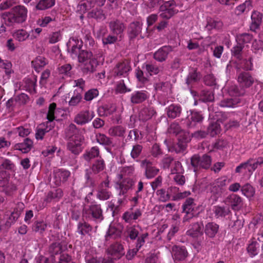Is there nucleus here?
<instances>
[{
	"mask_svg": "<svg viewBox=\"0 0 263 263\" xmlns=\"http://www.w3.org/2000/svg\"><path fill=\"white\" fill-rule=\"evenodd\" d=\"M141 229L139 225H134L126 228L127 236L131 240H135L139 237V230Z\"/></svg>",
	"mask_w": 263,
	"mask_h": 263,
	"instance_id": "nucleus-48",
	"label": "nucleus"
},
{
	"mask_svg": "<svg viewBox=\"0 0 263 263\" xmlns=\"http://www.w3.org/2000/svg\"><path fill=\"white\" fill-rule=\"evenodd\" d=\"M141 166L144 168V174L146 178L151 179L156 176L159 172V169L153 166L152 162L147 159L141 161Z\"/></svg>",
	"mask_w": 263,
	"mask_h": 263,
	"instance_id": "nucleus-14",
	"label": "nucleus"
},
{
	"mask_svg": "<svg viewBox=\"0 0 263 263\" xmlns=\"http://www.w3.org/2000/svg\"><path fill=\"white\" fill-rule=\"evenodd\" d=\"M109 183L110 182L107 178L100 183L97 194V198L101 200H106L110 198L112 194L109 191Z\"/></svg>",
	"mask_w": 263,
	"mask_h": 263,
	"instance_id": "nucleus-12",
	"label": "nucleus"
},
{
	"mask_svg": "<svg viewBox=\"0 0 263 263\" xmlns=\"http://www.w3.org/2000/svg\"><path fill=\"white\" fill-rule=\"evenodd\" d=\"M149 97V93L145 90H137L133 92L130 96V102L134 104H140Z\"/></svg>",
	"mask_w": 263,
	"mask_h": 263,
	"instance_id": "nucleus-24",
	"label": "nucleus"
},
{
	"mask_svg": "<svg viewBox=\"0 0 263 263\" xmlns=\"http://www.w3.org/2000/svg\"><path fill=\"white\" fill-rule=\"evenodd\" d=\"M200 99L203 102H212L214 100V96L213 93L209 90H203L201 91Z\"/></svg>",
	"mask_w": 263,
	"mask_h": 263,
	"instance_id": "nucleus-62",
	"label": "nucleus"
},
{
	"mask_svg": "<svg viewBox=\"0 0 263 263\" xmlns=\"http://www.w3.org/2000/svg\"><path fill=\"white\" fill-rule=\"evenodd\" d=\"M96 137L97 141L101 145L110 146L112 144L111 139L103 134H98Z\"/></svg>",
	"mask_w": 263,
	"mask_h": 263,
	"instance_id": "nucleus-54",
	"label": "nucleus"
},
{
	"mask_svg": "<svg viewBox=\"0 0 263 263\" xmlns=\"http://www.w3.org/2000/svg\"><path fill=\"white\" fill-rule=\"evenodd\" d=\"M107 253L115 258V259L121 258L125 254L123 246L117 242L109 246L107 249Z\"/></svg>",
	"mask_w": 263,
	"mask_h": 263,
	"instance_id": "nucleus-15",
	"label": "nucleus"
},
{
	"mask_svg": "<svg viewBox=\"0 0 263 263\" xmlns=\"http://www.w3.org/2000/svg\"><path fill=\"white\" fill-rule=\"evenodd\" d=\"M228 182V180L223 178H218L213 182L210 189L211 193V200L213 202L217 201L226 191V186Z\"/></svg>",
	"mask_w": 263,
	"mask_h": 263,
	"instance_id": "nucleus-6",
	"label": "nucleus"
},
{
	"mask_svg": "<svg viewBox=\"0 0 263 263\" xmlns=\"http://www.w3.org/2000/svg\"><path fill=\"white\" fill-rule=\"evenodd\" d=\"M219 226L214 222H208L204 227V233L209 238H213L215 237L218 232Z\"/></svg>",
	"mask_w": 263,
	"mask_h": 263,
	"instance_id": "nucleus-33",
	"label": "nucleus"
},
{
	"mask_svg": "<svg viewBox=\"0 0 263 263\" xmlns=\"http://www.w3.org/2000/svg\"><path fill=\"white\" fill-rule=\"evenodd\" d=\"M99 154V148L97 146H93L90 149L86 151L83 154L82 157L86 161H89L91 159L98 157Z\"/></svg>",
	"mask_w": 263,
	"mask_h": 263,
	"instance_id": "nucleus-44",
	"label": "nucleus"
},
{
	"mask_svg": "<svg viewBox=\"0 0 263 263\" xmlns=\"http://www.w3.org/2000/svg\"><path fill=\"white\" fill-rule=\"evenodd\" d=\"M160 16L163 19H170L178 12L174 1L171 0L165 2L160 7Z\"/></svg>",
	"mask_w": 263,
	"mask_h": 263,
	"instance_id": "nucleus-9",
	"label": "nucleus"
},
{
	"mask_svg": "<svg viewBox=\"0 0 263 263\" xmlns=\"http://www.w3.org/2000/svg\"><path fill=\"white\" fill-rule=\"evenodd\" d=\"M89 17L95 18L97 20H103L105 18L103 11L101 9H96L88 13Z\"/></svg>",
	"mask_w": 263,
	"mask_h": 263,
	"instance_id": "nucleus-63",
	"label": "nucleus"
},
{
	"mask_svg": "<svg viewBox=\"0 0 263 263\" xmlns=\"http://www.w3.org/2000/svg\"><path fill=\"white\" fill-rule=\"evenodd\" d=\"M84 140V137H77L73 139L66 140L67 149L75 155H78L83 150L82 143Z\"/></svg>",
	"mask_w": 263,
	"mask_h": 263,
	"instance_id": "nucleus-10",
	"label": "nucleus"
},
{
	"mask_svg": "<svg viewBox=\"0 0 263 263\" xmlns=\"http://www.w3.org/2000/svg\"><path fill=\"white\" fill-rule=\"evenodd\" d=\"M130 70L131 67L129 63L123 61L116 64L112 70V74L114 77H125Z\"/></svg>",
	"mask_w": 263,
	"mask_h": 263,
	"instance_id": "nucleus-11",
	"label": "nucleus"
},
{
	"mask_svg": "<svg viewBox=\"0 0 263 263\" xmlns=\"http://www.w3.org/2000/svg\"><path fill=\"white\" fill-rule=\"evenodd\" d=\"M116 110V107L114 105H104L98 108V114L100 116H108L112 115Z\"/></svg>",
	"mask_w": 263,
	"mask_h": 263,
	"instance_id": "nucleus-46",
	"label": "nucleus"
},
{
	"mask_svg": "<svg viewBox=\"0 0 263 263\" xmlns=\"http://www.w3.org/2000/svg\"><path fill=\"white\" fill-rule=\"evenodd\" d=\"M70 173L66 170H57L53 172V182L57 186L61 185L62 182H65L69 177Z\"/></svg>",
	"mask_w": 263,
	"mask_h": 263,
	"instance_id": "nucleus-21",
	"label": "nucleus"
},
{
	"mask_svg": "<svg viewBox=\"0 0 263 263\" xmlns=\"http://www.w3.org/2000/svg\"><path fill=\"white\" fill-rule=\"evenodd\" d=\"M182 212L185 214L182 222H189L193 218L197 217L199 214V206L192 198H187L182 205Z\"/></svg>",
	"mask_w": 263,
	"mask_h": 263,
	"instance_id": "nucleus-3",
	"label": "nucleus"
},
{
	"mask_svg": "<svg viewBox=\"0 0 263 263\" xmlns=\"http://www.w3.org/2000/svg\"><path fill=\"white\" fill-rule=\"evenodd\" d=\"M92 58H93L92 52L84 50H82L78 57L79 62L81 63H84Z\"/></svg>",
	"mask_w": 263,
	"mask_h": 263,
	"instance_id": "nucleus-59",
	"label": "nucleus"
},
{
	"mask_svg": "<svg viewBox=\"0 0 263 263\" xmlns=\"http://www.w3.org/2000/svg\"><path fill=\"white\" fill-rule=\"evenodd\" d=\"M83 137L80 133V129L73 123H70L65 129V139L66 140Z\"/></svg>",
	"mask_w": 263,
	"mask_h": 263,
	"instance_id": "nucleus-23",
	"label": "nucleus"
},
{
	"mask_svg": "<svg viewBox=\"0 0 263 263\" xmlns=\"http://www.w3.org/2000/svg\"><path fill=\"white\" fill-rule=\"evenodd\" d=\"M53 126L49 124V121H46L40 124L36 128L35 138L37 140H42L45 135L50 131Z\"/></svg>",
	"mask_w": 263,
	"mask_h": 263,
	"instance_id": "nucleus-26",
	"label": "nucleus"
},
{
	"mask_svg": "<svg viewBox=\"0 0 263 263\" xmlns=\"http://www.w3.org/2000/svg\"><path fill=\"white\" fill-rule=\"evenodd\" d=\"M237 80L239 86L242 89L251 87L256 81L255 78L249 72L241 71L237 66Z\"/></svg>",
	"mask_w": 263,
	"mask_h": 263,
	"instance_id": "nucleus-8",
	"label": "nucleus"
},
{
	"mask_svg": "<svg viewBox=\"0 0 263 263\" xmlns=\"http://www.w3.org/2000/svg\"><path fill=\"white\" fill-rule=\"evenodd\" d=\"M47 63V60L42 56L37 57L31 62L32 67L37 72H39Z\"/></svg>",
	"mask_w": 263,
	"mask_h": 263,
	"instance_id": "nucleus-45",
	"label": "nucleus"
},
{
	"mask_svg": "<svg viewBox=\"0 0 263 263\" xmlns=\"http://www.w3.org/2000/svg\"><path fill=\"white\" fill-rule=\"evenodd\" d=\"M227 200L233 210L239 211L243 206V200L238 195L232 194L228 197Z\"/></svg>",
	"mask_w": 263,
	"mask_h": 263,
	"instance_id": "nucleus-25",
	"label": "nucleus"
},
{
	"mask_svg": "<svg viewBox=\"0 0 263 263\" xmlns=\"http://www.w3.org/2000/svg\"><path fill=\"white\" fill-rule=\"evenodd\" d=\"M203 117L200 112L195 111H192L191 114L187 116L186 126L189 128L195 127L196 124L202 122Z\"/></svg>",
	"mask_w": 263,
	"mask_h": 263,
	"instance_id": "nucleus-20",
	"label": "nucleus"
},
{
	"mask_svg": "<svg viewBox=\"0 0 263 263\" xmlns=\"http://www.w3.org/2000/svg\"><path fill=\"white\" fill-rule=\"evenodd\" d=\"M200 80L199 73L195 69H193L190 72L186 79V84L189 85L192 83L198 82Z\"/></svg>",
	"mask_w": 263,
	"mask_h": 263,
	"instance_id": "nucleus-57",
	"label": "nucleus"
},
{
	"mask_svg": "<svg viewBox=\"0 0 263 263\" xmlns=\"http://www.w3.org/2000/svg\"><path fill=\"white\" fill-rule=\"evenodd\" d=\"M98 61L96 58H92L84 63V66L82 70L84 73H92L96 70V68L98 65Z\"/></svg>",
	"mask_w": 263,
	"mask_h": 263,
	"instance_id": "nucleus-40",
	"label": "nucleus"
},
{
	"mask_svg": "<svg viewBox=\"0 0 263 263\" xmlns=\"http://www.w3.org/2000/svg\"><path fill=\"white\" fill-rule=\"evenodd\" d=\"M242 194L247 198L252 197L255 194V190L252 185L247 183L243 185L241 188Z\"/></svg>",
	"mask_w": 263,
	"mask_h": 263,
	"instance_id": "nucleus-58",
	"label": "nucleus"
},
{
	"mask_svg": "<svg viewBox=\"0 0 263 263\" xmlns=\"http://www.w3.org/2000/svg\"><path fill=\"white\" fill-rule=\"evenodd\" d=\"M33 141L30 139L27 138L24 139L23 142L16 143L14 145V149L21 151L23 153H27L33 147Z\"/></svg>",
	"mask_w": 263,
	"mask_h": 263,
	"instance_id": "nucleus-30",
	"label": "nucleus"
},
{
	"mask_svg": "<svg viewBox=\"0 0 263 263\" xmlns=\"http://www.w3.org/2000/svg\"><path fill=\"white\" fill-rule=\"evenodd\" d=\"M213 213L216 219H223L231 213L230 208L226 206L216 205L213 207Z\"/></svg>",
	"mask_w": 263,
	"mask_h": 263,
	"instance_id": "nucleus-29",
	"label": "nucleus"
},
{
	"mask_svg": "<svg viewBox=\"0 0 263 263\" xmlns=\"http://www.w3.org/2000/svg\"><path fill=\"white\" fill-rule=\"evenodd\" d=\"M71 69L72 66L70 64H65L60 66L58 71L60 74L70 77L72 75Z\"/></svg>",
	"mask_w": 263,
	"mask_h": 263,
	"instance_id": "nucleus-61",
	"label": "nucleus"
},
{
	"mask_svg": "<svg viewBox=\"0 0 263 263\" xmlns=\"http://www.w3.org/2000/svg\"><path fill=\"white\" fill-rule=\"evenodd\" d=\"M27 13L28 10L24 6L21 5L15 6L9 12L4 14L5 23L8 26L23 23L26 20Z\"/></svg>",
	"mask_w": 263,
	"mask_h": 263,
	"instance_id": "nucleus-1",
	"label": "nucleus"
},
{
	"mask_svg": "<svg viewBox=\"0 0 263 263\" xmlns=\"http://www.w3.org/2000/svg\"><path fill=\"white\" fill-rule=\"evenodd\" d=\"M259 244L255 240H252L247 247V251L250 257H253L259 252Z\"/></svg>",
	"mask_w": 263,
	"mask_h": 263,
	"instance_id": "nucleus-52",
	"label": "nucleus"
},
{
	"mask_svg": "<svg viewBox=\"0 0 263 263\" xmlns=\"http://www.w3.org/2000/svg\"><path fill=\"white\" fill-rule=\"evenodd\" d=\"M222 22L220 21L210 19L208 21L206 27L209 30L213 29H220L222 27Z\"/></svg>",
	"mask_w": 263,
	"mask_h": 263,
	"instance_id": "nucleus-64",
	"label": "nucleus"
},
{
	"mask_svg": "<svg viewBox=\"0 0 263 263\" xmlns=\"http://www.w3.org/2000/svg\"><path fill=\"white\" fill-rule=\"evenodd\" d=\"M167 115L168 118L175 119L180 116L182 108L180 105L178 104H172L166 108Z\"/></svg>",
	"mask_w": 263,
	"mask_h": 263,
	"instance_id": "nucleus-39",
	"label": "nucleus"
},
{
	"mask_svg": "<svg viewBox=\"0 0 263 263\" xmlns=\"http://www.w3.org/2000/svg\"><path fill=\"white\" fill-rule=\"evenodd\" d=\"M120 192V196L125 195L128 190L131 189L134 185V180L129 178L124 179L121 182L118 183Z\"/></svg>",
	"mask_w": 263,
	"mask_h": 263,
	"instance_id": "nucleus-35",
	"label": "nucleus"
},
{
	"mask_svg": "<svg viewBox=\"0 0 263 263\" xmlns=\"http://www.w3.org/2000/svg\"><path fill=\"white\" fill-rule=\"evenodd\" d=\"M155 111L153 107H143L142 108L139 114L140 120L145 121H147L154 115Z\"/></svg>",
	"mask_w": 263,
	"mask_h": 263,
	"instance_id": "nucleus-41",
	"label": "nucleus"
},
{
	"mask_svg": "<svg viewBox=\"0 0 263 263\" xmlns=\"http://www.w3.org/2000/svg\"><path fill=\"white\" fill-rule=\"evenodd\" d=\"M142 215L141 211L137 209L134 212L127 211L122 215V218L127 223H132L133 221L137 220Z\"/></svg>",
	"mask_w": 263,
	"mask_h": 263,
	"instance_id": "nucleus-36",
	"label": "nucleus"
},
{
	"mask_svg": "<svg viewBox=\"0 0 263 263\" xmlns=\"http://www.w3.org/2000/svg\"><path fill=\"white\" fill-rule=\"evenodd\" d=\"M172 51L173 47L172 46H163L155 52L153 58L159 62H163L167 60L168 54Z\"/></svg>",
	"mask_w": 263,
	"mask_h": 263,
	"instance_id": "nucleus-17",
	"label": "nucleus"
},
{
	"mask_svg": "<svg viewBox=\"0 0 263 263\" xmlns=\"http://www.w3.org/2000/svg\"><path fill=\"white\" fill-rule=\"evenodd\" d=\"M191 164L189 167L196 172L200 169L207 170L209 168L212 164L211 157L208 154H204L202 156L199 155H194L190 159Z\"/></svg>",
	"mask_w": 263,
	"mask_h": 263,
	"instance_id": "nucleus-4",
	"label": "nucleus"
},
{
	"mask_svg": "<svg viewBox=\"0 0 263 263\" xmlns=\"http://www.w3.org/2000/svg\"><path fill=\"white\" fill-rule=\"evenodd\" d=\"M240 102L238 98L224 99L220 101L219 105L222 107H235Z\"/></svg>",
	"mask_w": 263,
	"mask_h": 263,
	"instance_id": "nucleus-50",
	"label": "nucleus"
},
{
	"mask_svg": "<svg viewBox=\"0 0 263 263\" xmlns=\"http://www.w3.org/2000/svg\"><path fill=\"white\" fill-rule=\"evenodd\" d=\"M253 2L252 0L246 1L243 3L237 6L234 10V13L236 15H240L246 11L251 10L253 8Z\"/></svg>",
	"mask_w": 263,
	"mask_h": 263,
	"instance_id": "nucleus-37",
	"label": "nucleus"
},
{
	"mask_svg": "<svg viewBox=\"0 0 263 263\" xmlns=\"http://www.w3.org/2000/svg\"><path fill=\"white\" fill-rule=\"evenodd\" d=\"M203 228V223L201 222L193 223L190 225V228L187 231L186 234L192 237H197L199 235L202 234Z\"/></svg>",
	"mask_w": 263,
	"mask_h": 263,
	"instance_id": "nucleus-32",
	"label": "nucleus"
},
{
	"mask_svg": "<svg viewBox=\"0 0 263 263\" xmlns=\"http://www.w3.org/2000/svg\"><path fill=\"white\" fill-rule=\"evenodd\" d=\"M24 208V204L22 202H18L16 204L13 211L11 213L10 215L9 216L5 223L6 227H10L12 224L15 223L20 217Z\"/></svg>",
	"mask_w": 263,
	"mask_h": 263,
	"instance_id": "nucleus-16",
	"label": "nucleus"
},
{
	"mask_svg": "<svg viewBox=\"0 0 263 263\" xmlns=\"http://www.w3.org/2000/svg\"><path fill=\"white\" fill-rule=\"evenodd\" d=\"M13 36L16 40L23 42L28 38L29 34L24 29H19L14 32Z\"/></svg>",
	"mask_w": 263,
	"mask_h": 263,
	"instance_id": "nucleus-56",
	"label": "nucleus"
},
{
	"mask_svg": "<svg viewBox=\"0 0 263 263\" xmlns=\"http://www.w3.org/2000/svg\"><path fill=\"white\" fill-rule=\"evenodd\" d=\"M125 132V127L122 125H116L111 127L108 131V133L110 136L118 137H124Z\"/></svg>",
	"mask_w": 263,
	"mask_h": 263,
	"instance_id": "nucleus-42",
	"label": "nucleus"
},
{
	"mask_svg": "<svg viewBox=\"0 0 263 263\" xmlns=\"http://www.w3.org/2000/svg\"><path fill=\"white\" fill-rule=\"evenodd\" d=\"M47 227V223L45 221H36L32 224V229L33 231L42 234L45 232Z\"/></svg>",
	"mask_w": 263,
	"mask_h": 263,
	"instance_id": "nucleus-51",
	"label": "nucleus"
},
{
	"mask_svg": "<svg viewBox=\"0 0 263 263\" xmlns=\"http://www.w3.org/2000/svg\"><path fill=\"white\" fill-rule=\"evenodd\" d=\"M14 132H17L19 136L25 137L30 134L31 129L27 125L20 126L13 129Z\"/></svg>",
	"mask_w": 263,
	"mask_h": 263,
	"instance_id": "nucleus-60",
	"label": "nucleus"
},
{
	"mask_svg": "<svg viewBox=\"0 0 263 263\" xmlns=\"http://www.w3.org/2000/svg\"><path fill=\"white\" fill-rule=\"evenodd\" d=\"M83 216L101 221L103 219V211L100 204L92 203L83 210Z\"/></svg>",
	"mask_w": 263,
	"mask_h": 263,
	"instance_id": "nucleus-7",
	"label": "nucleus"
},
{
	"mask_svg": "<svg viewBox=\"0 0 263 263\" xmlns=\"http://www.w3.org/2000/svg\"><path fill=\"white\" fill-rule=\"evenodd\" d=\"M142 24L139 22H135L130 24L128 29V35L130 40L136 38L141 32Z\"/></svg>",
	"mask_w": 263,
	"mask_h": 263,
	"instance_id": "nucleus-31",
	"label": "nucleus"
},
{
	"mask_svg": "<svg viewBox=\"0 0 263 263\" xmlns=\"http://www.w3.org/2000/svg\"><path fill=\"white\" fill-rule=\"evenodd\" d=\"M96 3L97 0H85L78 5L77 10L81 13H85L87 10L93 8Z\"/></svg>",
	"mask_w": 263,
	"mask_h": 263,
	"instance_id": "nucleus-43",
	"label": "nucleus"
},
{
	"mask_svg": "<svg viewBox=\"0 0 263 263\" xmlns=\"http://www.w3.org/2000/svg\"><path fill=\"white\" fill-rule=\"evenodd\" d=\"M142 68L144 69L149 76L156 75L162 71L163 67L157 65L155 63H148L142 65Z\"/></svg>",
	"mask_w": 263,
	"mask_h": 263,
	"instance_id": "nucleus-34",
	"label": "nucleus"
},
{
	"mask_svg": "<svg viewBox=\"0 0 263 263\" xmlns=\"http://www.w3.org/2000/svg\"><path fill=\"white\" fill-rule=\"evenodd\" d=\"M36 82L37 77L35 76H33L31 78H26L23 81L22 87L30 93H35L36 92Z\"/></svg>",
	"mask_w": 263,
	"mask_h": 263,
	"instance_id": "nucleus-22",
	"label": "nucleus"
},
{
	"mask_svg": "<svg viewBox=\"0 0 263 263\" xmlns=\"http://www.w3.org/2000/svg\"><path fill=\"white\" fill-rule=\"evenodd\" d=\"M105 168V162L103 159H99L96 160L89 169L85 171V177L87 184L91 187L96 186V181L92 177L93 175H96L103 171Z\"/></svg>",
	"mask_w": 263,
	"mask_h": 263,
	"instance_id": "nucleus-5",
	"label": "nucleus"
},
{
	"mask_svg": "<svg viewBox=\"0 0 263 263\" xmlns=\"http://www.w3.org/2000/svg\"><path fill=\"white\" fill-rule=\"evenodd\" d=\"M108 26L112 33L120 37L125 28V26L122 22L117 19H113L109 22Z\"/></svg>",
	"mask_w": 263,
	"mask_h": 263,
	"instance_id": "nucleus-19",
	"label": "nucleus"
},
{
	"mask_svg": "<svg viewBox=\"0 0 263 263\" xmlns=\"http://www.w3.org/2000/svg\"><path fill=\"white\" fill-rule=\"evenodd\" d=\"M94 116L93 111L82 110L76 115L73 121L78 125H83L89 122Z\"/></svg>",
	"mask_w": 263,
	"mask_h": 263,
	"instance_id": "nucleus-13",
	"label": "nucleus"
},
{
	"mask_svg": "<svg viewBox=\"0 0 263 263\" xmlns=\"http://www.w3.org/2000/svg\"><path fill=\"white\" fill-rule=\"evenodd\" d=\"M55 0H41L36 5L37 10H44L52 7L55 5Z\"/></svg>",
	"mask_w": 263,
	"mask_h": 263,
	"instance_id": "nucleus-53",
	"label": "nucleus"
},
{
	"mask_svg": "<svg viewBox=\"0 0 263 263\" xmlns=\"http://www.w3.org/2000/svg\"><path fill=\"white\" fill-rule=\"evenodd\" d=\"M253 40V35L248 33H243L237 34L236 41L238 44L243 45L249 43Z\"/></svg>",
	"mask_w": 263,
	"mask_h": 263,
	"instance_id": "nucleus-49",
	"label": "nucleus"
},
{
	"mask_svg": "<svg viewBox=\"0 0 263 263\" xmlns=\"http://www.w3.org/2000/svg\"><path fill=\"white\" fill-rule=\"evenodd\" d=\"M221 130L220 126L219 123L215 122L212 123L208 127L207 133L211 136L214 137L220 133Z\"/></svg>",
	"mask_w": 263,
	"mask_h": 263,
	"instance_id": "nucleus-55",
	"label": "nucleus"
},
{
	"mask_svg": "<svg viewBox=\"0 0 263 263\" xmlns=\"http://www.w3.org/2000/svg\"><path fill=\"white\" fill-rule=\"evenodd\" d=\"M251 23L250 26V30L255 31L258 29L262 22V14L259 12L254 11L251 15Z\"/></svg>",
	"mask_w": 263,
	"mask_h": 263,
	"instance_id": "nucleus-28",
	"label": "nucleus"
},
{
	"mask_svg": "<svg viewBox=\"0 0 263 263\" xmlns=\"http://www.w3.org/2000/svg\"><path fill=\"white\" fill-rule=\"evenodd\" d=\"M103 31L102 43L103 45L113 44L116 43L118 40V35L113 33L109 34L107 36H104L105 34L107 32V30L105 29H100V31Z\"/></svg>",
	"mask_w": 263,
	"mask_h": 263,
	"instance_id": "nucleus-47",
	"label": "nucleus"
},
{
	"mask_svg": "<svg viewBox=\"0 0 263 263\" xmlns=\"http://www.w3.org/2000/svg\"><path fill=\"white\" fill-rule=\"evenodd\" d=\"M147 233H144L139 235L136 242V248L129 250L126 255V258L128 260H132L136 255L137 252L145 243V239L148 236Z\"/></svg>",
	"mask_w": 263,
	"mask_h": 263,
	"instance_id": "nucleus-18",
	"label": "nucleus"
},
{
	"mask_svg": "<svg viewBox=\"0 0 263 263\" xmlns=\"http://www.w3.org/2000/svg\"><path fill=\"white\" fill-rule=\"evenodd\" d=\"M92 230V226L86 221H82L78 222L77 225V232L81 235H90V233L91 232Z\"/></svg>",
	"mask_w": 263,
	"mask_h": 263,
	"instance_id": "nucleus-38",
	"label": "nucleus"
},
{
	"mask_svg": "<svg viewBox=\"0 0 263 263\" xmlns=\"http://www.w3.org/2000/svg\"><path fill=\"white\" fill-rule=\"evenodd\" d=\"M172 254L175 260H184L188 256L187 251L185 247L174 246L172 247Z\"/></svg>",
	"mask_w": 263,
	"mask_h": 263,
	"instance_id": "nucleus-27",
	"label": "nucleus"
},
{
	"mask_svg": "<svg viewBox=\"0 0 263 263\" xmlns=\"http://www.w3.org/2000/svg\"><path fill=\"white\" fill-rule=\"evenodd\" d=\"M178 188L176 187H170L166 190L164 189H161L158 190L156 192V195L158 197V200L161 202H166L171 200L173 201H178L185 197H188L191 195L190 191H185L181 193H178L173 196L171 195V192L173 190H178Z\"/></svg>",
	"mask_w": 263,
	"mask_h": 263,
	"instance_id": "nucleus-2",
	"label": "nucleus"
}]
</instances>
